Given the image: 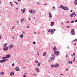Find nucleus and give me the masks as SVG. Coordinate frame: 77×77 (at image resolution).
Here are the masks:
<instances>
[{
	"label": "nucleus",
	"mask_w": 77,
	"mask_h": 77,
	"mask_svg": "<svg viewBox=\"0 0 77 77\" xmlns=\"http://www.w3.org/2000/svg\"><path fill=\"white\" fill-rule=\"evenodd\" d=\"M44 5H45H45H46V3H45Z\"/></svg>",
	"instance_id": "obj_57"
},
{
	"label": "nucleus",
	"mask_w": 77,
	"mask_h": 77,
	"mask_svg": "<svg viewBox=\"0 0 77 77\" xmlns=\"http://www.w3.org/2000/svg\"><path fill=\"white\" fill-rule=\"evenodd\" d=\"M33 44H36V42H33Z\"/></svg>",
	"instance_id": "obj_37"
},
{
	"label": "nucleus",
	"mask_w": 77,
	"mask_h": 77,
	"mask_svg": "<svg viewBox=\"0 0 77 77\" xmlns=\"http://www.w3.org/2000/svg\"><path fill=\"white\" fill-rule=\"evenodd\" d=\"M70 16L71 17H73L74 16V12H73L71 14Z\"/></svg>",
	"instance_id": "obj_18"
},
{
	"label": "nucleus",
	"mask_w": 77,
	"mask_h": 77,
	"mask_svg": "<svg viewBox=\"0 0 77 77\" xmlns=\"http://www.w3.org/2000/svg\"><path fill=\"white\" fill-rule=\"evenodd\" d=\"M12 66H15V64L14 63H13L12 64Z\"/></svg>",
	"instance_id": "obj_36"
},
{
	"label": "nucleus",
	"mask_w": 77,
	"mask_h": 77,
	"mask_svg": "<svg viewBox=\"0 0 77 77\" xmlns=\"http://www.w3.org/2000/svg\"><path fill=\"white\" fill-rule=\"evenodd\" d=\"M73 41H77V39H75V40H73Z\"/></svg>",
	"instance_id": "obj_41"
},
{
	"label": "nucleus",
	"mask_w": 77,
	"mask_h": 77,
	"mask_svg": "<svg viewBox=\"0 0 77 77\" xmlns=\"http://www.w3.org/2000/svg\"><path fill=\"white\" fill-rule=\"evenodd\" d=\"M65 70L66 71H68V68L66 69Z\"/></svg>",
	"instance_id": "obj_35"
},
{
	"label": "nucleus",
	"mask_w": 77,
	"mask_h": 77,
	"mask_svg": "<svg viewBox=\"0 0 77 77\" xmlns=\"http://www.w3.org/2000/svg\"><path fill=\"white\" fill-rule=\"evenodd\" d=\"M76 44H77L75 43V44H74V45H76Z\"/></svg>",
	"instance_id": "obj_62"
},
{
	"label": "nucleus",
	"mask_w": 77,
	"mask_h": 77,
	"mask_svg": "<svg viewBox=\"0 0 77 77\" xmlns=\"http://www.w3.org/2000/svg\"><path fill=\"white\" fill-rule=\"evenodd\" d=\"M51 67L52 68H54V65H51Z\"/></svg>",
	"instance_id": "obj_30"
},
{
	"label": "nucleus",
	"mask_w": 77,
	"mask_h": 77,
	"mask_svg": "<svg viewBox=\"0 0 77 77\" xmlns=\"http://www.w3.org/2000/svg\"><path fill=\"white\" fill-rule=\"evenodd\" d=\"M37 55L38 56H39V52H38L37 53Z\"/></svg>",
	"instance_id": "obj_34"
},
{
	"label": "nucleus",
	"mask_w": 77,
	"mask_h": 77,
	"mask_svg": "<svg viewBox=\"0 0 77 77\" xmlns=\"http://www.w3.org/2000/svg\"><path fill=\"white\" fill-rule=\"evenodd\" d=\"M35 10H29V12L32 13V14H34L35 13Z\"/></svg>",
	"instance_id": "obj_6"
},
{
	"label": "nucleus",
	"mask_w": 77,
	"mask_h": 77,
	"mask_svg": "<svg viewBox=\"0 0 77 77\" xmlns=\"http://www.w3.org/2000/svg\"><path fill=\"white\" fill-rule=\"evenodd\" d=\"M70 12H72V10H71L70 11Z\"/></svg>",
	"instance_id": "obj_47"
},
{
	"label": "nucleus",
	"mask_w": 77,
	"mask_h": 77,
	"mask_svg": "<svg viewBox=\"0 0 77 77\" xmlns=\"http://www.w3.org/2000/svg\"><path fill=\"white\" fill-rule=\"evenodd\" d=\"M27 28H29V26H27Z\"/></svg>",
	"instance_id": "obj_50"
},
{
	"label": "nucleus",
	"mask_w": 77,
	"mask_h": 77,
	"mask_svg": "<svg viewBox=\"0 0 77 77\" xmlns=\"http://www.w3.org/2000/svg\"><path fill=\"white\" fill-rule=\"evenodd\" d=\"M63 9H64V10H65V11H68V10H69V9L67 7H64Z\"/></svg>",
	"instance_id": "obj_5"
},
{
	"label": "nucleus",
	"mask_w": 77,
	"mask_h": 77,
	"mask_svg": "<svg viewBox=\"0 0 77 77\" xmlns=\"http://www.w3.org/2000/svg\"><path fill=\"white\" fill-rule=\"evenodd\" d=\"M54 24V22H51V26H53V25Z\"/></svg>",
	"instance_id": "obj_12"
},
{
	"label": "nucleus",
	"mask_w": 77,
	"mask_h": 77,
	"mask_svg": "<svg viewBox=\"0 0 77 77\" xmlns=\"http://www.w3.org/2000/svg\"><path fill=\"white\" fill-rule=\"evenodd\" d=\"M54 31H56V29H54Z\"/></svg>",
	"instance_id": "obj_54"
},
{
	"label": "nucleus",
	"mask_w": 77,
	"mask_h": 77,
	"mask_svg": "<svg viewBox=\"0 0 77 77\" xmlns=\"http://www.w3.org/2000/svg\"><path fill=\"white\" fill-rule=\"evenodd\" d=\"M74 12V17L76 16V14L75 13V12Z\"/></svg>",
	"instance_id": "obj_31"
},
{
	"label": "nucleus",
	"mask_w": 77,
	"mask_h": 77,
	"mask_svg": "<svg viewBox=\"0 0 77 77\" xmlns=\"http://www.w3.org/2000/svg\"><path fill=\"white\" fill-rule=\"evenodd\" d=\"M36 71H37V72H39V68L37 67L35 69Z\"/></svg>",
	"instance_id": "obj_15"
},
{
	"label": "nucleus",
	"mask_w": 77,
	"mask_h": 77,
	"mask_svg": "<svg viewBox=\"0 0 77 77\" xmlns=\"http://www.w3.org/2000/svg\"><path fill=\"white\" fill-rule=\"evenodd\" d=\"M54 53L57 56H59V51H55L54 52Z\"/></svg>",
	"instance_id": "obj_2"
},
{
	"label": "nucleus",
	"mask_w": 77,
	"mask_h": 77,
	"mask_svg": "<svg viewBox=\"0 0 77 77\" xmlns=\"http://www.w3.org/2000/svg\"><path fill=\"white\" fill-rule=\"evenodd\" d=\"M66 57H67V55H66Z\"/></svg>",
	"instance_id": "obj_59"
},
{
	"label": "nucleus",
	"mask_w": 77,
	"mask_h": 77,
	"mask_svg": "<svg viewBox=\"0 0 77 77\" xmlns=\"http://www.w3.org/2000/svg\"><path fill=\"white\" fill-rule=\"evenodd\" d=\"M59 66V65L58 64L56 63L54 65V67L55 68H57Z\"/></svg>",
	"instance_id": "obj_9"
},
{
	"label": "nucleus",
	"mask_w": 77,
	"mask_h": 77,
	"mask_svg": "<svg viewBox=\"0 0 77 77\" xmlns=\"http://www.w3.org/2000/svg\"><path fill=\"white\" fill-rule=\"evenodd\" d=\"M14 28H15V26H13V27L12 26V28H11L12 30H13V29H14Z\"/></svg>",
	"instance_id": "obj_33"
},
{
	"label": "nucleus",
	"mask_w": 77,
	"mask_h": 77,
	"mask_svg": "<svg viewBox=\"0 0 77 77\" xmlns=\"http://www.w3.org/2000/svg\"><path fill=\"white\" fill-rule=\"evenodd\" d=\"M14 74V72H12L10 73V75L11 76H12V75H13Z\"/></svg>",
	"instance_id": "obj_16"
},
{
	"label": "nucleus",
	"mask_w": 77,
	"mask_h": 77,
	"mask_svg": "<svg viewBox=\"0 0 77 77\" xmlns=\"http://www.w3.org/2000/svg\"><path fill=\"white\" fill-rule=\"evenodd\" d=\"M52 8L53 9H55V7L53 6Z\"/></svg>",
	"instance_id": "obj_38"
},
{
	"label": "nucleus",
	"mask_w": 77,
	"mask_h": 77,
	"mask_svg": "<svg viewBox=\"0 0 77 77\" xmlns=\"http://www.w3.org/2000/svg\"><path fill=\"white\" fill-rule=\"evenodd\" d=\"M6 57L5 56V57H3L2 59H4L5 60V59H6Z\"/></svg>",
	"instance_id": "obj_32"
},
{
	"label": "nucleus",
	"mask_w": 77,
	"mask_h": 77,
	"mask_svg": "<svg viewBox=\"0 0 77 77\" xmlns=\"http://www.w3.org/2000/svg\"><path fill=\"white\" fill-rule=\"evenodd\" d=\"M75 58H74V60H73V62H74V61H75Z\"/></svg>",
	"instance_id": "obj_46"
},
{
	"label": "nucleus",
	"mask_w": 77,
	"mask_h": 77,
	"mask_svg": "<svg viewBox=\"0 0 77 77\" xmlns=\"http://www.w3.org/2000/svg\"><path fill=\"white\" fill-rule=\"evenodd\" d=\"M49 18H52V15L50 12L49 13Z\"/></svg>",
	"instance_id": "obj_11"
},
{
	"label": "nucleus",
	"mask_w": 77,
	"mask_h": 77,
	"mask_svg": "<svg viewBox=\"0 0 77 77\" xmlns=\"http://www.w3.org/2000/svg\"><path fill=\"white\" fill-rule=\"evenodd\" d=\"M35 62L36 63H38V61L37 60H35Z\"/></svg>",
	"instance_id": "obj_29"
},
{
	"label": "nucleus",
	"mask_w": 77,
	"mask_h": 77,
	"mask_svg": "<svg viewBox=\"0 0 77 77\" xmlns=\"http://www.w3.org/2000/svg\"><path fill=\"white\" fill-rule=\"evenodd\" d=\"M73 56H75V53H73Z\"/></svg>",
	"instance_id": "obj_40"
},
{
	"label": "nucleus",
	"mask_w": 77,
	"mask_h": 77,
	"mask_svg": "<svg viewBox=\"0 0 77 77\" xmlns=\"http://www.w3.org/2000/svg\"><path fill=\"white\" fill-rule=\"evenodd\" d=\"M24 20V19L23 18H22L20 21L21 23H22V22H23Z\"/></svg>",
	"instance_id": "obj_23"
},
{
	"label": "nucleus",
	"mask_w": 77,
	"mask_h": 77,
	"mask_svg": "<svg viewBox=\"0 0 77 77\" xmlns=\"http://www.w3.org/2000/svg\"><path fill=\"white\" fill-rule=\"evenodd\" d=\"M13 47H14V45L13 44H11V45H10V46L8 47V48L10 49L12 48Z\"/></svg>",
	"instance_id": "obj_7"
},
{
	"label": "nucleus",
	"mask_w": 77,
	"mask_h": 77,
	"mask_svg": "<svg viewBox=\"0 0 77 77\" xmlns=\"http://www.w3.org/2000/svg\"><path fill=\"white\" fill-rule=\"evenodd\" d=\"M37 65L38 66H40V65H41V63H38L37 64Z\"/></svg>",
	"instance_id": "obj_25"
},
{
	"label": "nucleus",
	"mask_w": 77,
	"mask_h": 77,
	"mask_svg": "<svg viewBox=\"0 0 77 77\" xmlns=\"http://www.w3.org/2000/svg\"><path fill=\"white\" fill-rule=\"evenodd\" d=\"M52 56H54V55L53 54H52Z\"/></svg>",
	"instance_id": "obj_49"
},
{
	"label": "nucleus",
	"mask_w": 77,
	"mask_h": 77,
	"mask_svg": "<svg viewBox=\"0 0 77 77\" xmlns=\"http://www.w3.org/2000/svg\"><path fill=\"white\" fill-rule=\"evenodd\" d=\"M6 58H9L10 57H11V55L9 54H8L6 56Z\"/></svg>",
	"instance_id": "obj_14"
},
{
	"label": "nucleus",
	"mask_w": 77,
	"mask_h": 77,
	"mask_svg": "<svg viewBox=\"0 0 77 77\" xmlns=\"http://www.w3.org/2000/svg\"><path fill=\"white\" fill-rule=\"evenodd\" d=\"M74 4L76 5H77V0H75L74 2Z\"/></svg>",
	"instance_id": "obj_20"
},
{
	"label": "nucleus",
	"mask_w": 77,
	"mask_h": 77,
	"mask_svg": "<svg viewBox=\"0 0 77 77\" xmlns=\"http://www.w3.org/2000/svg\"><path fill=\"white\" fill-rule=\"evenodd\" d=\"M26 77V75H23V77Z\"/></svg>",
	"instance_id": "obj_61"
},
{
	"label": "nucleus",
	"mask_w": 77,
	"mask_h": 77,
	"mask_svg": "<svg viewBox=\"0 0 77 77\" xmlns=\"http://www.w3.org/2000/svg\"><path fill=\"white\" fill-rule=\"evenodd\" d=\"M36 75V73H35L34 74V75Z\"/></svg>",
	"instance_id": "obj_56"
},
{
	"label": "nucleus",
	"mask_w": 77,
	"mask_h": 77,
	"mask_svg": "<svg viewBox=\"0 0 77 77\" xmlns=\"http://www.w3.org/2000/svg\"><path fill=\"white\" fill-rule=\"evenodd\" d=\"M69 21H67V22H66V23H69Z\"/></svg>",
	"instance_id": "obj_53"
},
{
	"label": "nucleus",
	"mask_w": 77,
	"mask_h": 77,
	"mask_svg": "<svg viewBox=\"0 0 77 77\" xmlns=\"http://www.w3.org/2000/svg\"><path fill=\"white\" fill-rule=\"evenodd\" d=\"M71 34L72 35H74L75 34V32L74 29H72L71 30Z\"/></svg>",
	"instance_id": "obj_1"
},
{
	"label": "nucleus",
	"mask_w": 77,
	"mask_h": 77,
	"mask_svg": "<svg viewBox=\"0 0 77 77\" xmlns=\"http://www.w3.org/2000/svg\"><path fill=\"white\" fill-rule=\"evenodd\" d=\"M71 23H74V21H71Z\"/></svg>",
	"instance_id": "obj_42"
},
{
	"label": "nucleus",
	"mask_w": 77,
	"mask_h": 77,
	"mask_svg": "<svg viewBox=\"0 0 77 77\" xmlns=\"http://www.w3.org/2000/svg\"><path fill=\"white\" fill-rule=\"evenodd\" d=\"M8 50V47H6L3 48V50L7 51Z\"/></svg>",
	"instance_id": "obj_10"
},
{
	"label": "nucleus",
	"mask_w": 77,
	"mask_h": 77,
	"mask_svg": "<svg viewBox=\"0 0 77 77\" xmlns=\"http://www.w3.org/2000/svg\"><path fill=\"white\" fill-rule=\"evenodd\" d=\"M13 39H14V37H13Z\"/></svg>",
	"instance_id": "obj_63"
},
{
	"label": "nucleus",
	"mask_w": 77,
	"mask_h": 77,
	"mask_svg": "<svg viewBox=\"0 0 77 77\" xmlns=\"http://www.w3.org/2000/svg\"><path fill=\"white\" fill-rule=\"evenodd\" d=\"M18 2H21V0H17Z\"/></svg>",
	"instance_id": "obj_48"
},
{
	"label": "nucleus",
	"mask_w": 77,
	"mask_h": 77,
	"mask_svg": "<svg viewBox=\"0 0 77 77\" xmlns=\"http://www.w3.org/2000/svg\"><path fill=\"white\" fill-rule=\"evenodd\" d=\"M54 57H51L49 59V62H50V61H51V60H54Z\"/></svg>",
	"instance_id": "obj_8"
},
{
	"label": "nucleus",
	"mask_w": 77,
	"mask_h": 77,
	"mask_svg": "<svg viewBox=\"0 0 77 77\" xmlns=\"http://www.w3.org/2000/svg\"><path fill=\"white\" fill-rule=\"evenodd\" d=\"M15 69L16 71H20V68L18 67H16Z\"/></svg>",
	"instance_id": "obj_13"
},
{
	"label": "nucleus",
	"mask_w": 77,
	"mask_h": 77,
	"mask_svg": "<svg viewBox=\"0 0 77 77\" xmlns=\"http://www.w3.org/2000/svg\"><path fill=\"white\" fill-rule=\"evenodd\" d=\"M19 23V22L18 21H17V23Z\"/></svg>",
	"instance_id": "obj_64"
},
{
	"label": "nucleus",
	"mask_w": 77,
	"mask_h": 77,
	"mask_svg": "<svg viewBox=\"0 0 77 77\" xmlns=\"http://www.w3.org/2000/svg\"><path fill=\"white\" fill-rule=\"evenodd\" d=\"M20 37H21V38H23V37H24V35H23V34H21L20 35Z\"/></svg>",
	"instance_id": "obj_27"
},
{
	"label": "nucleus",
	"mask_w": 77,
	"mask_h": 77,
	"mask_svg": "<svg viewBox=\"0 0 77 77\" xmlns=\"http://www.w3.org/2000/svg\"><path fill=\"white\" fill-rule=\"evenodd\" d=\"M0 74L2 75H4V72H1V73H0Z\"/></svg>",
	"instance_id": "obj_21"
},
{
	"label": "nucleus",
	"mask_w": 77,
	"mask_h": 77,
	"mask_svg": "<svg viewBox=\"0 0 77 77\" xmlns=\"http://www.w3.org/2000/svg\"><path fill=\"white\" fill-rule=\"evenodd\" d=\"M46 52H44L43 54V56H46Z\"/></svg>",
	"instance_id": "obj_28"
},
{
	"label": "nucleus",
	"mask_w": 77,
	"mask_h": 77,
	"mask_svg": "<svg viewBox=\"0 0 77 77\" xmlns=\"http://www.w3.org/2000/svg\"><path fill=\"white\" fill-rule=\"evenodd\" d=\"M75 23H76V22H77V20H75Z\"/></svg>",
	"instance_id": "obj_44"
},
{
	"label": "nucleus",
	"mask_w": 77,
	"mask_h": 77,
	"mask_svg": "<svg viewBox=\"0 0 77 77\" xmlns=\"http://www.w3.org/2000/svg\"><path fill=\"white\" fill-rule=\"evenodd\" d=\"M53 50L54 51H56V47H54V48H53Z\"/></svg>",
	"instance_id": "obj_24"
},
{
	"label": "nucleus",
	"mask_w": 77,
	"mask_h": 77,
	"mask_svg": "<svg viewBox=\"0 0 77 77\" xmlns=\"http://www.w3.org/2000/svg\"><path fill=\"white\" fill-rule=\"evenodd\" d=\"M6 45H7V43L4 44L3 45L4 47V48L6 47H7V46H6Z\"/></svg>",
	"instance_id": "obj_19"
},
{
	"label": "nucleus",
	"mask_w": 77,
	"mask_h": 77,
	"mask_svg": "<svg viewBox=\"0 0 77 77\" xmlns=\"http://www.w3.org/2000/svg\"><path fill=\"white\" fill-rule=\"evenodd\" d=\"M61 75H64L63 74H61Z\"/></svg>",
	"instance_id": "obj_55"
},
{
	"label": "nucleus",
	"mask_w": 77,
	"mask_h": 77,
	"mask_svg": "<svg viewBox=\"0 0 77 77\" xmlns=\"http://www.w3.org/2000/svg\"><path fill=\"white\" fill-rule=\"evenodd\" d=\"M37 4L38 5H39V2L37 3Z\"/></svg>",
	"instance_id": "obj_58"
},
{
	"label": "nucleus",
	"mask_w": 77,
	"mask_h": 77,
	"mask_svg": "<svg viewBox=\"0 0 77 77\" xmlns=\"http://www.w3.org/2000/svg\"><path fill=\"white\" fill-rule=\"evenodd\" d=\"M22 33L23 34H25V33H24V31H23L22 32Z\"/></svg>",
	"instance_id": "obj_43"
},
{
	"label": "nucleus",
	"mask_w": 77,
	"mask_h": 77,
	"mask_svg": "<svg viewBox=\"0 0 77 77\" xmlns=\"http://www.w3.org/2000/svg\"><path fill=\"white\" fill-rule=\"evenodd\" d=\"M10 5H11V4H12V2H10Z\"/></svg>",
	"instance_id": "obj_51"
},
{
	"label": "nucleus",
	"mask_w": 77,
	"mask_h": 77,
	"mask_svg": "<svg viewBox=\"0 0 77 77\" xmlns=\"http://www.w3.org/2000/svg\"><path fill=\"white\" fill-rule=\"evenodd\" d=\"M11 6H13V5L11 4Z\"/></svg>",
	"instance_id": "obj_60"
},
{
	"label": "nucleus",
	"mask_w": 77,
	"mask_h": 77,
	"mask_svg": "<svg viewBox=\"0 0 77 77\" xmlns=\"http://www.w3.org/2000/svg\"><path fill=\"white\" fill-rule=\"evenodd\" d=\"M64 8V7L62 5H60L59 7V8H60V9H63Z\"/></svg>",
	"instance_id": "obj_17"
},
{
	"label": "nucleus",
	"mask_w": 77,
	"mask_h": 77,
	"mask_svg": "<svg viewBox=\"0 0 77 77\" xmlns=\"http://www.w3.org/2000/svg\"><path fill=\"white\" fill-rule=\"evenodd\" d=\"M25 8H24V9H23V11H22V13H24V12H25Z\"/></svg>",
	"instance_id": "obj_26"
},
{
	"label": "nucleus",
	"mask_w": 77,
	"mask_h": 77,
	"mask_svg": "<svg viewBox=\"0 0 77 77\" xmlns=\"http://www.w3.org/2000/svg\"><path fill=\"white\" fill-rule=\"evenodd\" d=\"M48 32L49 33H51V34H53L54 33V31H53V30L52 29H50L48 30Z\"/></svg>",
	"instance_id": "obj_3"
},
{
	"label": "nucleus",
	"mask_w": 77,
	"mask_h": 77,
	"mask_svg": "<svg viewBox=\"0 0 77 77\" xmlns=\"http://www.w3.org/2000/svg\"><path fill=\"white\" fill-rule=\"evenodd\" d=\"M34 34H35V35H36V33L35 32H34Z\"/></svg>",
	"instance_id": "obj_52"
},
{
	"label": "nucleus",
	"mask_w": 77,
	"mask_h": 77,
	"mask_svg": "<svg viewBox=\"0 0 77 77\" xmlns=\"http://www.w3.org/2000/svg\"><path fill=\"white\" fill-rule=\"evenodd\" d=\"M6 61H8V59L2 60L0 61V63H2L3 62H6Z\"/></svg>",
	"instance_id": "obj_4"
},
{
	"label": "nucleus",
	"mask_w": 77,
	"mask_h": 77,
	"mask_svg": "<svg viewBox=\"0 0 77 77\" xmlns=\"http://www.w3.org/2000/svg\"><path fill=\"white\" fill-rule=\"evenodd\" d=\"M1 37H2V35H0V39H2V38H1Z\"/></svg>",
	"instance_id": "obj_45"
},
{
	"label": "nucleus",
	"mask_w": 77,
	"mask_h": 77,
	"mask_svg": "<svg viewBox=\"0 0 77 77\" xmlns=\"http://www.w3.org/2000/svg\"><path fill=\"white\" fill-rule=\"evenodd\" d=\"M68 63H70V64H72V61L70 62V61L68 60Z\"/></svg>",
	"instance_id": "obj_22"
},
{
	"label": "nucleus",
	"mask_w": 77,
	"mask_h": 77,
	"mask_svg": "<svg viewBox=\"0 0 77 77\" xmlns=\"http://www.w3.org/2000/svg\"><path fill=\"white\" fill-rule=\"evenodd\" d=\"M66 27H67V28H69V27H69V26H67Z\"/></svg>",
	"instance_id": "obj_39"
}]
</instances>
